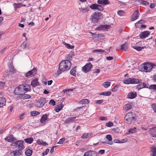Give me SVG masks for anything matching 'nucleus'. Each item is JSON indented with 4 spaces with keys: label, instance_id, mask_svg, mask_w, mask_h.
I'll list each match as a JSON object with an SVG mask.
<instances>
[{
    "label": "nucleus",
    "instance_id": "0eeeda50",
    "mask_svg": "<svg viewBox=\"0 0 156 156\" xmlns=\"http://www.w3.org/2000/svg\"><path fill=\"white\" fill-rule=\"evenodd\" d=\"M46 103L45 98H41L39 99V101L36 103L35 105L37 107L40 108L43 107Z\"/></svg>",
    "mask_w": 156,
    "mask_h": 156
},
{
    "label": "nucleus",
    "instance_id": "c03bdc74",
    "mask_svg": "<svg viewBox=\"0 0 156 156\" xmlns=\"http://www.w3.org/2000/svg\"><path fill=\"white\" fill-rule=\"evenodd\" d=\"M133 48L138 51H140V50H141L142 49H143L144 48L143 47H141L140 46H134L133 47Z\"/></svg>",
    "mask_w": 156,
    "mask_h": 156
},
{
    "label": "nucleus",
    "instance_id": "a19ab883",
    "mask_svg": "<svg viewBox=\"0 0 156 156\" xmlns=\"http://www.w3.org/2000/svg\"><path fill=\"white\" fill-rule=\"evenodd\" d=\"M89 102L88 100L87 99H83L80 101L79 103L81 104H87Z\"/></svg>",
    "mask_w": 156,
    "mask_h": 156
},
{
    "label": "nucleus",
    "instance_id": "6e6d98bb",
    "mask_svg": "<svg viewBox=\"0 0 156 156\" xmlns=\"http://www.w3.org/2000/svg\"><path fill=\"white\" fill-rule=\"evenodd\" d=\"M5 86V83L1 81L0 82V89H2L4 88Z\"/></svg>",
    "mask_w": 156,
    "mask_h": 156
},
{
    "label": "nucleus",
    "instance_id": "13d9d810",
    "mask_svg": "<svg viewBox=\"0 0 156 156\" xmlns=\"http://www.w3.org/2000/svg\"><path fill=\"white\" fill-rule=\"evenodd\" d=\"M65 140V138H62V139H61L58 142V144H62L64 142Z\"/></svg>",
    "mask_w": 156,
    "mask_h": 156
},
{
    "label": "nucleus",
    "instance_id": "c85d7f7f",
    "mask_svg": "<svg viewBox=\"0 0 156 156\" xmlns=\"http://www.w3.org/2000/svg\"><path fill=\"white\" fill-rule=\"evenodd\" d=\"M25 142L29 144H31L33 141V139L32 137H28L24 139Z\"/></svg>",
    "mask_w": 156,
    "mask_h": 156
},
{
    "label": "nucleus",
    "instance_id": "c756f323",
    "mask_svg": "<svg viewBox=\"0 0 156 156\" xmlns=\"http://www.w3.org/2000/svg\"><path fill=\"white\" fill-rule=\"evenodd\" d=\"M33 152L32 150L28 149L25 151V154L27 156H30L31 155Z\"/></svg>",
    "mask_w": 156,
    "mask_h": 156
},
{
    "label": "nucleus",
    "instance_id": "2f4dec72",
    "mask_svg": "<svg viewBox=\"0 0 156 156\" xmlns=\"http://www.w3.org/2000/svg\"><path fill=\"white\" fill-rule=\"evenodd\" d=\"M27 38H26L25 40L22 43L21 45V48L23 49L26 48L27 47Z\"/></svg>",
    "mask_w": 156,
    "mask_h": 156
},
{
    "label": "nucleus",
    "instance_id": "0e129e2a",
    "mask_svg": "<svg viewBox=\"0 0 156 156\" xmlns=\"http://www.w3.org/2000/svg\"><path fill=\"white\" fill-rule=\"evenodd\" d=\"M152 108L154 111L156 113V104H154L152 105Z\"/></svg>",
    "mask_w": 156,
    "mask_h": 156
},
{
    "label": "nucleus",
    "instance_id": "de8ad7c7",
    "mask_svg": "<svg viewBox=\"0 0 156 156\" xmlns=\"http://www.w3.org/2000/svg\"><path fill=\"white\" fill-rule=\"evenodd\" d=\"M149 88L150 89H153L156 90V85H151L149 86Z\"/></svg>",
    "mask_w": 156,
    "mask_h": 156
},
{
    "label": "nucleus",
    "instance_id": "338daca9",
    "mask_svg": "<svg viewBox=\"0 0 156 156\" xmlns=\"http://www.w3.org/2000/svg\"><path fill=\"white\" fill-rule=\"evenodd\" d=\"M118 88V86L116 85H115L112 89V91L114 92L116 91L117 90Z\"/></svg>",
    "mask_w": 156,
    "mask_h": 156
},
{
    "label": "nucleus",
    "instance_id": "f3484780",
    "mask_svg": "<svg viewBox=\"0 0 156 156\" xmlns=\"http://www.w3.org/2000/svg\"><path fill=\"white\" fill-rule=\"evenodd\" d=\"M131 84H138L141 82V80L137 79L134 78H131Z\"/></svg>",
    "mask_w": 156,
    "mask_h": 156
},
{
    "label": "nucleus",
    "instance_id": "bf43d9fd",
    "mask_svg": "<svg viewBox=\"0 0 156 156\" xmlns=\"http://www.w3.org/2000/svg\"><path fill=\"white\" fill-rule=\"evenodd\" d=\"M152 133H154L156 131V127H154L151 128L149 130Z\"/></svg>",
    "mask_w": 156,
    "mask_h": 156
},
{
    "label": "nucleus",
    "instance_id": "f704fd0d",
    "mask_svg": "<svg viewBox=\"0 0 156 156\" xmlns=\"http://www.w3.org/2000/svg\"><path fill=\"white\" fill-rule=\"evenodd\" d=\"M112 93L110 91H108L107 92H101L99 94L101 95H103L106 96H109L111 95Z\"/></svg>",
    "mask_w": 156,
    "mask_h": 156
},
{
    "label": "nucleus",
    "instance_id": "9d476101",
    "mask_svg": "<svg viewBox=\"0 0 156 156\" xmlns=\"http://www.w3.org/2000/svg\"><path fill=\"white\" fill-rule=\"evenodd\" d=\"M83 156H99L95 151L90 150L85 152Z\"/></svg>",
    "mask_w": 156,
    "mask_h": 156
},
{
    "label": "nucleus",
    "instance_id": "423d86ee",
    "mask_svg": "<svg viewBox=\"0 0 156 156\" xmlns=\"http://www.w3.org/2000/svg\"><path fill=\"white\" fill-rule=\"evenodd\" d=\"M23 86L22 85H20L19 87H16L14 91V93L16 95H21L24 94L23 90Z\"/></svg>",
    "mask_w": 156,
    "mask_h": 156
},
{
    "label": "nucleus",
    "instance_id": "a211bd4d",
    "mask_svg": "<svg viewBox=\"0 0 156 156\" xmlns=\"http://www.w3.org/2000/svg\"><path fill=\"white\" fill-rule=\"evenodd\" d=\"M22 85L23 86L22 88L24 92V94H25L30 90V86L29 85L27 84Z\"/></svg>",
    "mask_w": 156,
    "mask_h": 156
},
{
    "label": "nucleus",
    "instance_id": "5fc2aeb1",
    "mask_svg": "<svg viewBox=\"0 0 156 156\" xmlns=\"http://www.w3.org/2000/svg\"><path fill=\"white\" fill-rule=\"evenodd\" d=\"M106 125L108 127H111L113 126V123L111 122H109L106 124Z\"/></svg>",
    "mask_w": 156,
    "mask_h": 156
},
{
    "label": "nucleus",
    "instance_id": "7c9ffc66",
    "mask_svg": "<svg viewBox=\"0 0 156 156\" xmlns=\"http://www.w3.org/2000/svg\"><path fill=\"white\" fill-rule=\"evenodd\" d=\"M62 43L65 45L67 48L68 49H73L74 47V46L71 45L70 44H67L64 41H62Z\"/></svg>",
    "mask_w": 156,
    "mask_h": 156
},
{
    "label": "nucleus",
    "instance_id": "680f3d73",
    "mask_svg": "<svg viewBox=\"0 0 156 156\" xmlns=\"http://www.w3.org/2000/svg\"><path fill=\"white\" fill-rule=\"evenodd\" d=\"M124 13V12L122 10H119L117 12V13L119 15L121 16Z\"/></svg>",
    "mask_w": 156,
    "mask_h": 156
},
{
    "label": "nucleus",
    "instance_id": "dca6fc26",
    "mask_svg": "<svg viewBox=\"0 0 156 156\" xmlns=\"http://www.w3.org/2000/svg\"><path fill=\"white\" fill-rule=\"evenodd\" d=\"M31 85L33 87H35L39 85L37 78H36L31 82Z\"/></svg>",
    "mask_w": 156,
    "mask_h": 156
},
{
    "label": "nucleus",
    "instance_id": "864d4df0",
    "mask_svg": "<svg viewBox=\"0 0 156 156\" xmlns=\"http://www.w3.org/2000/svg\"><path fill=\"white\" fill-rule=\"evenodd\" d=\"M144 22V20H140L138 22H137L135 24V26L136 27V26L138 24H140V23H141V24L143 23Z\"/></svg>",
    "mask_w": 156,
    "mask_h": 156
},
{
    "label": "nucleus",
    "instance_id": "f03ea898",
    "mask_svg": "<svg viewBox=\"0 0 156 156\" xmlns=\"http://www.w3.org/2000/svg\"><path fill=\"white\" fill-rule=\"evenodd\" d=\"M125 119L126 122L129 124H131L132 122L135 120V117L132 112H129L125 115Z\"/></svg>",
    "mask_w": 156,
    "mask_h": 156
},
{
    "label": "nucleus",
    "instance_id": "49530a36",
    "mask_svg": "<svg viewBox=\"0 0 156 156\" xmlns=\"http://www.w3.org/2000/svg\"><path fill=\"white\" fill-rule=\"evenodd\" d=\"M106 138L109 141H112V136L110 135H108L106 136Z\"/></svg>",
    "mask_w": 156,
    "mask_h": 156
},
{
    "label": "nucleus",
    "instance_id": "ea45409f",
    "mask_svg": "<svg viewBox=\"0 0 156 156\" xmlns=\"http://www.w3.org/2000/svg\"><path fill=\"white\" fill-rule=\"evenodd\" d=\"M32 116H35L40 114V112L37 111H32L30 112Z\"/></svg>",
    "mask_w": 156,
    "mask_h": 156
},
{
    "label": "nucleus",
    "instance_id": "a18cd8bd",
    "mask_svg": "<svg viewBox=\"0 0 156 156\" xmlns=\"http://www.w3.org/2000/svg\"><path fill=\"white\" fill-rule=\"evenodd\" d=\"M139 84L136 87V89L138 90H139L140 89H142L143 88L142 83L141 82L140 83H139Z\"/></svg>",
    "mask_w": 156,
    "mask_h": 156
},
{
    "label": "nucleus",
    "instance_id": "473e14b6",
    "mask_svg": "<svg viewBox=\"0 0 156 156\" xmlns=\"http://www.w3.org/2000/svg\"><path fill=\"white\" fill-rule=\"evenodd\" d=\"M80 10L82 12H85L89 10V9L87 8H83L81 7L79 8Z\"/></svg>",
    "mask_w": 156,
    "mask_h": 156
},
{
    "label": "nucleus",
    "instance_id": "8fccbe9b",
    "mask_svg": "<svg viewBox=\"0 0 156 156\" xmlns=\"http://www.w3.org/2000/svg\"><path fill=\"white\" fill-rule=\"evenodd\" d=\"M33 74L31 73L30 71H29L27 72V73H26L25 74V76L26 77H28L29 76H33Z\"/></svg>",
    "mask_w": 156,
    "mask_h": 156
},
{
    "label": "nucleus",
    "instance_id": "69168bd1",
    "mask_svg": "<svg viewBox=\"0 0 156 156\" xmlns=\"http://www.w3.org/2000/svg\"><path fill=\"white\" fill-rule=\"evenodd\" d=\"M43 143V140H39L37 141V143L38 144L42 145Z\"/></svg>",
    "mask_w": 156,
    "mask_h": 156
},
{
    "label": "nucleus",
    "instance_id": "6ab92c4d",
    "mask_svg": "<svg viewBox=\"0 0 156 156\" xmlns=\"http://www.w3.org/2000/svg\"><path fill=\"white\" fill-rule=\"evenodd\" d=\"M136 96V92H132L128 94L127 98L130 99H133L135 98Z\"/></svg>",
    "mask_w": 156,
    "mask_h": 156
},
{
    "label": "nucleus",
    "instance_id": "9b49d317",
    "mask_svg": "<svg viewBox=\"0 0 156 156\" xmlns=\"http://www.w3.org/2000/svg\"><path fill=\"white\" fill-rule=\"evenodd\" d=\"M20 150H16L10 152L9 154V156H19L21 154V151Z\"/></svg>",
    "mask_w": 156,
    "mask_h": 156
},
{
    "label": "nucleus",
    "instance_id": "bb28decb",
    "mask_svg": "<svg viewBox=\"0 0 156 156\" xmlns=\"http://www.w3.org/2000/svg\"><path fill=\"white\" fill-rule=\"evenodd\" d=\"M110 82L106 81L102 83L101 85L103 86L105 88H107L110 86Z\"/></svg>",
    "mask_w": 156,
    "mask_h": 156
},
{
    "label": "nucleus",
    "instance_id": "412c9836",
    "mask_svg": "<svg viewBox=\"0 0 156 156\" xmlns=\"http://www.w3.org/2000/svg\"><path fill=\"white\" fill-rule=\"evenodd\" d=\"M76 118V117H75L68 118L65 120V123H68L73 122L75 121Z\"/></svg>",
    "mask_w": 156,
    "mask_h": 156
},
{
    "label": "nucleus",
    "instance_id": "37998d69",
    "mask_svg": "<svg viewBox=\"0 0 156 156\" xmlns=\"http://www.w3.org/2000/svg\"><path fill=\"white\" fill-rule=\"evenodd\" d=\"M136 128L134 127L133 129H129L128 132L129 133H135L136 131Z\"/></svg>",
    "mask_w": 156,
    "mask_h": 156
},
{
    "label": "nucleus",
    "instance_id": "a878e982",
    "mask_svg": "<svg viewBox=\"0 0 156 156\" xmlns=\"http://www.w3.org/2000/svg\"><path fill=\"white\" fill-rule=\"evenodd\" d=\"M63 106L62 104H60L58 105H57L55 110V111L57 112H58L62 108Z\"/></svg>",
    "mask_w": 156,
    "mask_h": 156
},
{
    "label": "nucleus",
    "instance_id": "b1692460",
    "mask_svg": "<svg viewBox=\"0 0 156 156\" xmlns=\"http://www.w3.org/2000/svg\"><path fill=\"white\" fill-rule=\"evenodd\" d=\"M128 48V45L127 43H125L121 46V49L122 50L126 51Z\"/></svg>",
    "mask_w": 156,
    "mask_h": 156
},
{
    "label": "nucleus",
    "instance_id": "58836bf2",
    "mask_svg": "<svg viewBox=\"0 0 156 156\" xmlns=\"http://www.w3.org/2000/svg\"><path fill=\"white\" fill-rule=\"evenodd\" d=\"M15 70L14 68L12 67L9 70V74H13L15 73Z\"/></svg>",
    "mask_w": 156,
    "mask_h": 156
},
{
    "label": "nucleus",
    "instance_id": "e433bc0d",
    "mask_svg": "<svg viewBox=\"0 0 156 156\" xmlns=\"http://www.w3.org/2000/svg\"><path fill=\"white\" fill-rule=\"evenodd\" d=\"M76 68V67L75 66L70 70V73L72 75L75 76Z\"/></svg>",
    "mask_w": 156,
    "mask_h": 156
},
{
    "label": "nucleus",
    "instance_id": "f8f14e48",
    "mask_svg": "<svg viewBox=\"0 0 156 156\" xmlns=\"http://www.w3.org/2000/svg\"><path fill=\"white\" fill-rule=\"evenodd\" d=\"M139 16V13L138 10L134 11L133 14L132 15L131 17V20L133 21L137 19Z\"/></svg>",
    "mask_w": 156,
    "mask_h": 156
},
{
    "label": "nucleus",
    "instance_id": "aec40b11",
    "mask_svg": "<svg viewBox=\"0 0 156 156\" xmlns=\"http://www.w3.org/2000/svg\"><path fill=\"white\" fill-rule=\"evenodd\" d=\"M133 105L131 104H127L124 105L123 109L124 110L128 111L131 109L133 108Z\"/></svg>",
    "mask_w": 156,
    "mask_h": 156
},
{
    "label": "nucleus",
    "instance_id": "4be33fe9",
    "mask_svg": "<svg viewBox=\"0 0 156 156\" xmlns=\"http://www.w3.org/2000/svg\"><path fill=\"white\" fill-rule=\"evenodd\" d=\"M6 100L5 98L0 97V108L5 105Z\"/></svg>",
    "mask_w": 156,
    "mask_h": 156
},
{
    "label": "nucleus",
    "instance_id": "052dcab7",
    "mask_svg": "<svg viewBox=\"0 0 156 156\" xmlns=\"http://www.w3.org/2000/svg\"><path fill=\"white\" fill-rule=\"evenodd\" d=\"M88 133H84L81 136V138L83 139L86 138L88 137Z\"/></svg>",
    "mask_w": 156,
    "mask_h": 156
},
{
    "label": "nucleus",
    "instance_id": "20e7f679",
    "mask_svg": "<svg viewBox=\"0 0 156 156\" xmlns=\"http://www.w3.org/2000/svg\"><path fill=\"white\" fill-rule=\"evenodd\" d=\"M102 14L101 12H94L91 16V21L92 23L97 22L101 18Z\"/></svg>",
    "mask_w": 156,
    "mask_h": 156
},
{
    "label": "nucleus",
    "instance_id": "ddd939ff",
    "mask_svg": "<svg viewBox=\"0 0 156 156\" xmlns=\"http://www.w3.org/2000/svg\"><path fill=\"white\" fill-rule=\"evenodd\" d=\"M110 26L108 25H100L96 28L97 30L108 29L110 28Z\"/></svg>",
    "mask_w": 156,
    "mask_h": 156
},
{
    "label": "nucleus",
    "instance_id": "603ef678",
    "mask_svg": "<svg viewBox=\"0 0 156 156\" xmlns=\"http://www.w3.org/2000/svg\"><path fill=\"white\" fill-rule=\"evenodd\" d=\"M93 51L94 53H95V52H100V53H102V52L103 53V52H105L104 50H103L101 49H98V50H94Z\"/></svg>",
    "mask_w": 156,
    "mask_h": 156
},
{
    "label": "nucleus",
    "instance_id": "e2e57ef3",
    "mask_svg": "<svg viewBox=\"0 0 156 156\" xmlns=\"http://www.w3.org/2000/svg\"><path fill=\"white\" fill-rule=\"evenodd\" d=\"M103 143H105L107 144L112 145L113 144L112 141H102L101 142Z\"/></svg>",
    "mask_w": 156,
    "mask_h": 156
},
{
    "label": "nucleus",
    "instance_id": "c9c22d12",
    "mask_svg": "<svg viewBox=\"0 0 156 156\" xmlns=\"http://www.w3.org/2000/svg\"><path fill=\"white\" fill-rule=\"evenodd\" d=\"M138 2H139L141 4L146 5H148L149 4V2L145 1H144L143 0H139Z\"/></svg>",
    "mask_w": 156,
    "mask_h": 156
},
{
    "label": "nucleus",
    "instance_id": "7ed1b4c3",
    "mask_svg": "<svg viewBox=\"0 0 156 156\" xmlns=\"http://www.w3.org/2000/svg\"><path fill=\"white\" fill-rule=\"evenodd\" d=\"M23 141L22 140H18L12 143L11 145L17 148L20 151H22L24 148L23 145Z\"/></svg>",
    "mask_w": 156,
    "mask_h": 156
},
{
    "label": "nucleus",
    "instance_id": "cd10ccee",
    "mask_svg": "<svg viewBox=\"0 0 156 156\" xmlns=\"http://www.w3.org/2000/svg\"><path fill=\"white\" fill-rule=\"evenodd\" d=\"M47 118V115L46 114L43 115L40 119L41 122L42 123H44L46 120Z\"/></svg>",
    "mask_w": 156,
    "mask_h": 156
},
{
    "label": "nucleus",
    "instance_id": "1a4fd4ad",
    "mask_svg": "<svg viewBox=\"0 0 156 156\" xmlns=\"http://www.w3.org/2000/svg\"><path fill=\"white\" fill-rule=\"evenodd\" d=\"M90 8L92 9H98L100 11H102L103 9L101 5L94 4H92L90 6Z\"/></svg>",
    "mask_w": 156,
    "mask_h": 156
},
{
    "label": "nucleus",
    "instance_id": "3c124183",
    "mask_svg": "<svg viewBox=\"0 0 156 156\" xmlns=\"http://www.w3.org/2000/svg\"><path fill=\"white\" fill-rule=\"evenodd\" d=\"M37 69L35 68H34L32 70H30L31 73L33 74V76H34L36 73Z\"/></svg>",
    "mask_w": 156,
    "mask_h": 156
},
{
    "label": "nucleus",
    "instance_id": "79ce46f5",
    "mask_svg": "<svg viewBox=\"0 0 156 156\" xmlns=\"http://www.w3.org/2000/svg\"><path fill=\"white\" fill-rule=\"evenodd\" d=\"M131 78L128 79L124 80L123 83L126 84H129L131 83Z\"/></svg>",
    "mask_w": 156,
    "mask_h": 156
},
{
    "label": "nucleus",
    "instance_id": "72a5a7b5",
    "mask_svg": "<svg viewBox=\"0 0 156 156\" xmlns=\"http://www.w3.org/2000/svg\"><path fill=\"white\" fill-rule=\"evenodd\" d=\"M152 152L151 154V156H156V147L153 148Z\"/></svg>",
    "mask_w": 156,
    "mask_h": 156
},
{
    "label": "nucleus",
    "instance_id": "774afa93",
    "mask_svg": "<svg viewBox=\"0 0 156 156\" xmlns=\"http://www.w3.org/2000/svg\"><path fill=\"white\" fill-rule=\"evenodd\" d=\"M20 5H21L20 3H19L18 4H16V3H14L13 4L14 5L15 7V8H19L20 7Z\"/></svg>",
    "mask_w": 156,
    "mask_h": 156
},
{
    "label": "nucleus",
    "instance_id": "5701e85b",
    "mask_svg": "<svg viewBox=\"0 0 156 156\" xmlns=\"http://www.w3.org/2000/svg\"><path fill=\"white\" fill-rule=\"evenodd\" d=\"M98 3L99 4L106 5L108 4L109 2L108 0H98Z\"/></svg>",
    "mask_w": 156,
    "mask_h": 156
},
{
    "label": "nucleus",
    "instance_id": "4468645a",
    "mask_svg": "<svg viewBox=\"0 0 156 156\" xmlns=\"http://www.w3.org/2000/svg\"><path fill=\"white\" fill-rule=\"evenodd\" d=\"M150 32L148 31H145L142 32L140 35V37L141 39H144L147 37L150 34Z\"/></svg>",
    "mask_w": 156,
    "mask_h": 156
},
{
    "label": "nucleus",
    "instance_id": "2eb2a0df",
    "mask_svg": "<svg viewBox=\"0 0 156 156\" xmlns=\"http://www.w3.org/2000/svg\"><path fill=\"white\" fill-rule=\"evenodd\" d=\"M5 140L7 141L12 143L16 139L12 136L10 135L5 137Z\"/></svg>",
    "mask_w": 156,
    "mask_h": 156
},
{
    "label": "nucleus",
    "instance_id": "f257e3e1",
    "mask_svg": "<svg viewBox=\"0 0 156 156\" xmlns=\"http://www.w3.org/2000/svg\"><path fill=\"white\" fill-rule=\"evenodd\" d=\"M71 62L68 60H63L59 64V70L58 71V75L61 73V71L69 70L71 67Z\"/></svg>",
    "mask_w": 156,
    "mask_h": 156
},
{
    "label": "nucleus",
    "instance_id": "09e8293b",
    "mask_svg": "<svg viewBox=\"0 0 156 156\" xmlns=\"http://www.w3.org/2000/svg\"><path fill=\"white\" fill-rule=\"evenodd\" d=\"M142 83V85L143 86V88H149V86L148 84L147 83H146L145 82H143Z\"/></svg>",
    "mask_w": 156,
    "mask_h": 156
},
{
    "label": "nucleus",
    "instance_id": "4d7b16f0",
    "mask_svg": "<svg viewBox=\"0 0 156 156\" xmlns=\"http://www.w3.org/2000/svg\"><path fill=\"white\" fill-rule=\"evenodd\" d=\"M49 104L54 106L55 104V102L54 100L51 99L50 101Z\"/></svg>",
    "mask_w": 156,
    "mask_h": 156
},
{
    "label": "nucleus",
    "instance_id": "39448f33",
    "mask_svg": "<svg viewBox=\"0 0 156 156\" xmlns=\"http://www.w3.org/2000/svg\"><path fill=\"white\" fill-rule=\"evenodd\" d=\"M153 67L151 63H146L143 66L142 71L145 72H149L151 71Z\"/></svg>",
    "mask_w": 156,
    "mask_h": 156
},
{
    "label": "nucleus",
    "instance_id": "4c0bfd02",
    "mask_svg": "<svg viewBox=\"0 0 156 156\" xmlns=\"http://www.w3.org/2000/svg\"><path fill=\"white\" fill-rule=\"evenodd\" d=\"M73 55V54L72 53L69 54L66 56V58L68 59L67 60H68L69 61L70 60H72L71 58Z\"/></svg>",
    "mask_w": 156,
    "mask_h": 156
},
{
    "label": "nucleus",
    "instance_id": "6e6552de",
    "mask_svg": "<svg viewBox=\"0 0 156 156\" xmlns=\"http://www.w3.org/2000/svg\"><path fill=\"white\" fill-rule=\"evenodd\" d=\"M92 66V65L90 62H89L82 67V70L83 72L87 73L91 69Z\"/></svg>",
    "mask_w": 156,
    "mask_h": 156
},
{
    "label": "nucleus",
    "instance_id": "393cba45",
    "mask_svg": "<svg viewBox=\"0 0 156 156\" xmlns=\"http://www.w3.org/2000/svg\"><path fill=\"white\" fill-rule=\"evenodd\" d=\"M31 98V96L30 95L28 94H23L20 96V98L23 99H29Z\"/></svg>",
    "mask_w": 156,
    "mask_h": 156
}]
</instances>
